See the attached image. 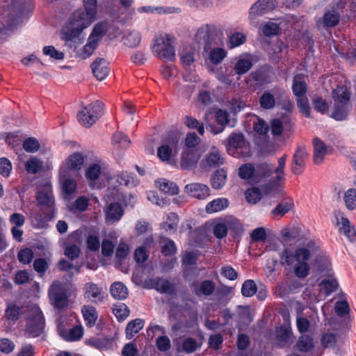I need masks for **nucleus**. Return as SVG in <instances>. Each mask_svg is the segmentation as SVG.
Returning a JSON list of instances; mask_svg holds the SVG:
<instances>
[{
	"mask_svg": "<svg viewBox=\"0 0 356 356\" xmlns=\"http://www.w3.org/2000/svg\"><path fill=\"white\" fill-rule=\"evenodd\" d=\"M184 192L198 200L206 199L210 195V189L206 184L196 182L186 185Z\"/></svg>",
	"mask_w": 356,
	"mask_h": 356,
	"instance_id": "20",
	"label": "nucleus"
},
{
	"mask_svg": "<svg viewBox=\"0 0 356 356\" xmlns=\"http://www.w3.org/2000/svg\"><path fill=\"white\" fill-rule=\"evenodd\" d=\"M103 104L101 102H94L79 111L77 118L81 125L90 127L103 113Z\"/></svg>",
	"mask_w": 356,
	"mask_h": 356,
	"instance_id": "4",
	"label": "nucleus"
},
{
	"mask_svg": "<svg viewBox=\"0 0 356 356\" xmlns=\"http://www.w3.org/2000/svg\"><path fill=\"white\" fill-rule=\"evenodd\" d=\"M87 26H82L81 23L70 19V26L63 28L60 32V39L65 42V45L69 49L76 51L82 44L84 38L81 36L82 31Z\"/></svg>",
	"mask_w": 356,
	"mask_h": 356,
	"instance_id": "3",
	"label": "nucleus"
},
{
	"mask_svg": "<svg viewBox=\"0 0 356 356\" xmlns=\"http://www.w3.org/2000/svg\"><path fill=\"white\" fill-rule=\"evenodd\" d=\"M216 30L213 26L204 25L201 26L195 35V40L208 50L215 43Z\"/></svg>",
	"mask_w": 356,
	"mask_h": 356,
	"instance_id": "14",
	"label": "nucleus"
},
{
	"mask_svg": "<svg viewBox=\"0 0 356 356\" xmlns=\"http://www.w3.org/2000/svg\"><path fill=\"white\" fill-rule=\"evenodd\" d=\"M123 215V209L118 203H111L106 210V221L115 222L118 221Z\"/></svg>",
	"mask_w": 356,
	"mask_h": 356,
	"instance_id": "26",
	"label": "nucleus"
},
{
	"mask_svg": "<svg viewBox=\"0 0 356 356\" xmlns=\"http://www.w3.org/2000/svg\"><path fill=\"white\" fill-rule=\"evenodd\" d=\"M337 224L341 225L340 232H343L350 241H354L356 232L354 227L350 225L348 219L343 216L340 218L337 216Z\"/></svg>",
	"mask_w": 356,
	"mask_h": 356,
	"instance_id": "27",
	"label": "nucleus"
},
{
	"mask_svg": "<svg viewBox=\"0 0 356 356\" xmlns=\"http://www.w3.org/2000/svg\"><path fill=\"white\" fill-rule=\"evenodd\" d=\"M60 181L63 193L66 195H72L76 190V182L72 178H70V175L65 177L60 175Z\"/></svg>",
	"mask_w": 356,
	"mask_h": 356,
	"instance_id": "31",
	"label": "nucleus"
},
{
	"mask_svg": "<svg viewBox=\"0 0 356 356\" xmlns=\"http://www.w3.org/2000/svg\"><path fill=\"white\" fill-rule=\"evenodd\" d=\"M113 313L119 321H124L129 314L128 307L124 303H118L113 306Z\"/></svg>",
	"mask_w": 356,
	"mask_h": 356,
	"instance_id": "40",
	"label": "nucleus"
},
{
	"mask_svg": "<svg viewBox=\"0 0 356 356\" xmlns=\"http://www.w3.org/2000/svg\"><path fill=\"white\" fill-rule=\"evenodd\" d=\"M91 67L94 76L97 79H104L109 73L108 63L102 58H97L92 64Z\"/></svg>",
	"mask_w": 356,
	"mask_h": 356,
	"instance_id": "22",
	"label": "nucleus"
},
{
	"mask_svg": "<svg viewBox=\"0 0 356 356\" xmlns=\"http://www.w3.org/2000/svg\"><path fill=\"white\" fill-rule=\"evenodd\" d=\"M223 163L224 158L220 150L216 147H211L201 160L200 168L202 171H208Z\"/></svg>",
	"mask_w": 356,
	"mask_h": 356,
	"instance_id": "13",
	"label": "nucleus"
},
{
	"mask_svg": "<svg viewBox=\"0 0 356 356\" xmlns=\"http://www.w3.org/2000/svg\"><path fill=\"white\" fill-rule=\"evenodd\" d=\"M320 289L328 296L338 288V282L335 280H324L320 283Z\"/></svg>",
	"mask_w": 356,
	"mask_h": 356,
	"instance_id": "45",
	"label": "nucleus"
},
{
	"mask_svg": "<svg viewBox=\"0 0 356 356\" xmlns=\"http://www.w3.org/2000/svg\"><path fill=\"white\" fill-rule=\"evenodd\" d=\"M184 124L190 129H195L200 135H204V124L200 122L195 118L191 116H186L184 118Z\"/></svg>",
	"mask_w": 356,
	"mask_h": 356,
	"instance_id": "47",
	"label": "nucleus"
},
{
	"mask_svg": "<svg viewBox=\"0 0 356 356\" xmlns=\"http://www.w3.org/2000/svg\"><path fill=\"white\" fill-rule=\"evenodd\" d=\"M140 34L136 31L129 32L123 37L124 44L129 47H137L140 44Z\"/></svg>",
	"mask_w": 356,
	"mask_h": 356,
	"instance_id": "38",
	"label": "nucleus"
},
{
	"mask_svg": "<svg viewBox=\"0 0 356 356\" xmlns=\"http://www.w3.org/2000/svg\"><path fill=\"white\" fill-rule=\"evenodd\" d=\"M245 195L246 200L252 204H256L261 198V193L258 188L248 189Z\"/></svg>",
	"mask_w": 356,
	"mask_h": 356,
	"instance_id": "55",
	"label": "nucleus"
},
{
	"mask_svg": "<svg viewBox=\"0 0 356 356\" xmlns=\"http://www.w3.org/2000/svg\"><path fill=\"white\" fill-rule=\"evenodd\" d=\"M213 232L214 236L218 238H222L227 236V225L225 222H218L213 226Z\"/></svg>",
	"mask_w": 356,
	"mask_h": 356,
	"instance_id": "63",
	"label": "nucleus"
},
{
	"mask_svg": "<svg viewBox=\"0 0 356 356\" xmlns=\"http://www.w3.org/2000/svg\"><path fill=\"white\" fill-rule=\"evenodd\" d=\"M36 200L38 204L44 207L46 216L53 217L55 211L54 199L50 185H46L38 191Z\"/></svg>",
	"mask_w": 356,
	"mask_h": 356,
	"instance_id": "12",
	"label": "nucleus"
},
{
	"mask_svg": "<svg viewBox=\"0 0 356 356\" xmlns=\"http://www.w3.org/2000/svg\"><path fill=\"white\" fill-rule=\"evenodd\" d=\"M257 285L252 280H248L244 282L241 287V293L243 296L251 297L257 292Z\"/></svg>",
	"mask_w": 356,
	"mask_h": 356,
	"instance_id": "48",
	"label": "nucleus"
},
{
	"mask_svg": "<svg viewBox=\"0 0 356 356\" xmlns=\"http://www.w3.org/2000/svg\"><path fill=\"white\" fill-rule=\"evenodd\" d=\"M49 298L54 308L60 309L67 307L68 298L63 284L58 280L54 281L49 289Z\"/></svg>",
	"mask_w": 356,
	"mask_h": 356,
	"instance_id": "8",
	"label": "nucleus"
},
{
	"mask_svg": "<svg viewBox=\"0 0 356 356\" xmlns=\"http://www.w3.org/2000/svg\"><path fill=\"white\" fill-rule=\"evenodd\" d=\"M310 267L307 262H297L294 266V273L298 278L306 277L309 273Z\"/></svg>",
	"mask_w": 356,
	"mask_h": 356,
	"instance_id": "50",
	"label": "nucleus"
},
{
	"mask_svg": "<svg viewBox=\"0 0 356 356\" xmlns=\"http://www.w3.org/2000/svg\"><path fill=\"white\" fill-rule=\"evenodd\" d=\"M200 158L197 151L185 149L180 154L179 167L182 170H191L197 166Z\"/></svg>",
	"mask_w": 356,
	"mask_h": 356,
	"instance_id": "16",
	"label": "nucleus"
},
{
	"mask_svg": "<svg viewBox=\"0 0 356 356\" xmlns=\"http://www.w3.org/2000/svg\"><path fill=\"white\" fill-rule=\"evenodd\" d=\"M252 58L250 56H240L235 63L234 70L237 74L242 75L248 72L252 67Z\"/></svg>",
	"mask_w": 356,
	"mask_h": 356,
	"instance_id": "29",
	"label": "nucleus"
},
{
	"mask_svg": "<svg viewBox=\"0 0 356 356\" xmlns=\"http://www.w3.org/2000/svg\"><path fill=\"white\" fill-rule=\"evenodd\" d=\"M152 49V51L161 59L172 60L175 58V54L172 38L168 34L156 36Z\"/></svg>",
	"mask_w": 356,
	"mask_h": 356,
	"instance_id": "5",
	"label": "nucleus"
},
{
	"mask_svg": "<svg viewBox=\"0 0 356 356\" xmlns=\"http://www.w3.org/2000/svg\"><path fill=\"white\" fill-rule=\"evenodd\" d=\"M292 90L296 97H302L305 95L307 86L304 74H297L293 77Z\"/></svg>",
	"mask_w": 356,
	"mask_h": 356,
	"instance_id": "25",
	"label": "nucleus"
},
{
	"mask_svg": "<svg viewBox=\"0 0 356 356\" xmlns=\"http://www.w3.org/2000/svg\"><path fill=\"white\" fill-rule=\"evenodd\" d=\"M81 312L86 325L89 327L94 326L98 316L96 309L93 306L84 305Z\"/></svg>",
	"mask_w": 356,
	"mask_h": 356,
	"instance_id": "28",
	"label": "nucleus"
},
{
	"mask_svg": "<svg viewBox=\"0 0 356 356\" xmlns=\"http://www.w3.org/2000/svg\"><path fill=\"white\" fill-rule=\"evenodd\" d=\"M179 54L183 65L188 66L193 63V51L191 49L183 48Z\"/></svg>",
	"mask_w": 356,
	"mask_h": 356,
	"instance_id": "60",
	"label": "nucleus"
},
{
	"mask_svg": "<svg viewBox=\"0 0 356 356\" xmlns=\"http://www.w3.org/2000/svg\"><path fill=\"white\" fill-rule=\"evenodd\" d=\"M158 157L163 162H168L172 156V149L168 145H162L157 149Z\"/></svg>",
	"mask_w": 356,
	"mask_h": 356,
	"instance_id": "57",
	"label": "nucleus"
},
{
	"mask_svg": "<svg viewBox=\"0 0 356 356\" xmlns=\"http://www.w3.org/2000/svg\"><path fill=\"white\" fill-rule=\"evenodd\" d=\"M44 327V318L40 309L34 306L30 311L27 321L26 332L33 337L39 336Z\"/></svg>",
	"mask_w": 356,
	"mask_h": 356,
	"instance_id": "10",
	"label": "nucleus"
},
{
	"mask_svg": "<svg viewBox=\"0 0 356 356\" xmlns=\"http://www.w3.org/2000/svg\"><path fill=\"white\" fill-rule=\"evenodd\" d=\"M307 159L308 152L307 149L304 147H298L293 156L291 163L292 172L297 175L302 174Z\"/></svg>",
	"mask_w": 356,
	"mask_h": 356,
	"instance_id": "17",
	"label": "nucleus"
},
{
	"mask_svg": "<svg viewBox=\"0 0 356 356\" xmlns=\"http://www.w3.org/2000/svg\"><path fill=\"white\" fill-rule=\"evenodd\" d=\"M198 348L199 345L196 339L192 337H187L183 340L181 348H178L177 350L189 354L194 353Z\"/></svg>",
	"mask_w": 356,
	"mask_h": 356,
	"instance_id": "35",
	"label": "nucleus"
},
{
	"mask_svg": "<svg viewBox=\"0 0 356 356\" xmlns=\"http://www.w3.org/2000/svg\"><path fill=\"white\" fill-rule=\"evenodd\" d=\"M294 257L296 262H307L311 257V252L307 248H300L296 250Z\"/></svg>",
	"mask_w": 356,
	"mask_h": 356,
	"instance_id": "61",
	"label": "nucleus"
},
{
	"mask_svg": "<svg viewBox=\"0 0 356 356\" xmlns=\"http://www.w3.org/2000/svg\"><path fill=\"white\" fill-rule=\"evenodd\" d=\"M246 41V36L240 32H236L229 37V47L234 48L240 46Z\"/></svg>",
	"mask_w": 356,
	"mask_h": 356,
	"instance_id": "59",
	"label": "nucleus"
},
{
	"mask_svg": "<svg viewBox=\"0 0 356 356\" xmlns=\"http://www.w3.org/2000/svg\"><path fill=\"white\" fill-rule=\"evenodd\" d=\"M344 201L348 209H354L356 207V190L348 189L344 195Z\"/></svg>",
	"mask_w": 356,
	"mask_h": 356,
	"instance_id": "52",
	"label": "nucleus"
},
{
	"mask_svg": "<svg viewBox=\"0 0 356 356\" xmlns=\"http://www.w3.org/2000/svg\"><path fill=\"white\" fill-rule=\"evenodd\" d=\"M226 51L222 48H213L209 54V58L213 64L219 63L226 56Z\"/></svg>",
	"mask_w": 356,
	"mask_h": 356,
	"instance_id": "54",
	"label": "nucleus"
},
{
	"mask_svg": "<svg viewBox=\"0 0 356 356\" xmlns=\"http://www.w3.org/2000/svg\"><path fill=\"white\" fill-rule=\"evenodd\" d=\"M238 176L241 179H248L252 178L255 182V167L252 163H245L238 168Z\"/></svg>",
	"mask_w": 356,
	"mask_h": 356,
	"instance_id": "36",
	"label": "nucleus"
},
{
	"mask_svg": "<svg viewBox=\"0 0 356 356\" xmlns=\"http://www.w3.org/2000/svg\"><path fill=\"white\" fill-rule=\"evenodd\" d=\"M227 149L229 147L239 148L244 144V137L242 134L232 133L227 138Z\"/></svg>",
	"mask_w": 356,
	"mask_h": 356,
	"instance_id": "43",
	"label": "nucleus"
},
{
	"mask_svg": "<svg viewBox=\"0 0 356 356\" xmlns=\"http://www.w3.org/2000/svg\"><path fill=\"white\" fill-rule=\"evenodd\" d=\"M145 284L147 288L155 289L157 291L168 294H175V287L168 280L163 278H151L145 280Z\"/></svg>",
	"mask_w": 356,
	"mask_h": 356,
	"instance_id": "19",
	"label": "nucleus"
},
{
	"mask_svg": "<svg viewBox=\"0 0 356 356\" xmlns=\"http://www.w3.org/2000/svg\"><path fill=\"white\" fill-rule=\"evenodd\" d=\"M84 163V157L79 152H75L70 155L66 162L60 167L59 175L65 177L72 175V172L79 171Z\"/></svg>",
	"mask_w": 356,
	"mask_h": 356,
	"instance_id": "15",
	"label": "nucleus"
},
{
	"mask_svg": "<svg viewBox=\"0 0 356 356\" xmlns=\"http://www.w3.org/2000/svg\"><path fill=\"white\" fill-rule=\"evenodd\" d=\"M313 161L315 164L320 165L323 162L325 156L328 153V147L318 138L313 139Z\"/></svg>",
	"mask_w": 356,
	"mask_h": 356,
	"instance_id": "21",
	"label": "nucleus"
},
{
	"mask_svg": "<svg viewBox=\"0 0 356 356\" xmlns=\"http://www.w3.org/2000/svg\"><path fill=\"white\" fill-rule=\"evenodd\" d=\"M111 296L115 299H124L128 296L127 288L122 282H114L110 289Z\"/></svg>",
	"mask_w": 356,
	"mask_h": 356,
	"instance_id": "32",
	"label": "nucleus"
},
{
	"mask_svg": "<svg viewBox=\"0 0 356 356\" xmlns=\"http://www.w3.org/2000/svg\"><path fill=\"white\" fill-rule=\"evenodd\" d=\"M297 346L300 351L308 352L314 348L313 339L309 335H302L298 341Z\"/></svg>",
	"mask_w": 356,
	"mask_h": 356,
	"instance_id": "41",
	"label": "nucleus"
},
{
	"mask_svg": "<svg viewBox=\"0 0 356 356\" xmlns=\"http://www.w3.org/2000/svg\"><path fill=\"white\" fill-rule=\"evenodd\" d=\"M280 264L282 265L291 266L293 264L295 259L292 252L287 248H285L280 254Z\"/></svg>",
	"mask_w": 356,
	"mask_h": 356,
	"instance_id": "62",
	"label": "nucleus"
},
{
	"mask_svg": "<svg viewBox=\"0 0 356 356\" xmlns=\"http://www.w3.org/2000/svg\"><path fill=\"white\" fill-rule=\"evenodd\" d=\"M332 97L334 100L335 106L332 117L337 120L346 119L347 116L346 107L350 99L349 93L343 88H338L333 90Z\"/></svg>",
	"mask_w": 356,
	"mask_h": 356,
	"instance_id": "7",
	"label": "nucleus"
},
{
	"mask_svg": "<svg viewBox=\"0 0 356 356\" xmlns=\"http://www.w3.org/2000/svg\"><path fill=\"white\" fill-rule=\"evenodd\" d=\"M339 14L334 11H327L324 14L323 23L324 26L332 27L336 26L339 22Z\"/></svg>",
	"mask_w": 356,
	"mask_h": 356,
	"instance_id": "39",
	"label": "nucleus"
},
{
	"mask_svg": "<svg viewBox=\"0 0 356 356\" xmlns=\"http://www.w3.org/2000/svg\"><path fill=\"white\" fill-rule=\"evenodd\" d=\"M286 156L283 155L278 159V165L273 168L267 163H262L257 165L255 167V182L260 183L263 179L270 177L274 173L275 176L270 179V183L273 186L279 184L284 181Z\"/></svg>",
	"mask_w": 356,
	"mask_h": 356,
	"instance_id": "1",
	"label": "nucleus"
},
{
	"mask_svg": "<svg viewBox=\"0 0 356 356\" xmlns=\"http://www.w3.org/2000/svg\"><path fill=\"white\" fill-rule=\"evenodd\" d=\"M112 143L113 145H118V147L127 148L130 143V140L122 133L117 132L113 136Z\"/></svg>",
	"mask_w": 356,
	"mask_h": 356,
	"instance_id": "51",
	"label": "nucleus"
},
{
	"mask_svg": "<svg viewBox=\"0 0 356 356\" xmlns=\"http://www.w3.org/2000/svg\"><path fill=\"white\" fill-rule=\"evenodd\" d=\"M42 162L36 157L28 160L25 168L29 173L36 174L42 168Z\"/></svg>",
	"mask_w": 356,
	"mask_h": 356,
	"instance_id": "46",
	"label": "nucleus"
},
{
	"mask_svg": "<svg viewBox=\"0 0 356 356\" xmlns=\"http://www.w3.org/2000/svg\"><path fill=\"white\" fill-rule=\"evenodd\" d=\"M209 116L210 113H206L204 117V120L205 122L206 127H209L211 131L214 134L222 132L226 125H229L231 127L234 126V122H231L229 114L226 110L218 109L215 113V120L217 124L219 125L218 127H216L215 126L210 124L209 121Z\"/></svg>",
	"mask_w": 356,
	"mask_h": 356,
	"instance_id": "11",
	"label": "nucleus"
},
{
	"mask_svg": "<svg viewBox=\"0 0 356 356\" xmlns=\"http://www.w3.org/2000/svg\"><path fill=\"white\" fill-rule=\"evenodd\" d=\"M276 6L275 0H258L251 6L249 17L251 19H254L257 16L273 10Z\"/></svg>",
	"mask_w": 356,
	"mask_h": 356,
	"instance_id": "18",
	"label": "nucleus"
},
{
	"mask_svg": "<svg viewBox=\"0 0 356 356\" xmlns=\"http://www.w3.org/2000/svg\"><path fill=\"white\" fill-rule=\"evenodd\" d=\"M106 31V29L104 24L99 23L96 24L88 38L87 43L82 47L77 48L76 51H74L75 52L74 56L81 60L89 58L97 47Z\"/></svg>",
	"mask_w": 356,
	"mask_h": 356,
	"instance_id": "2",
	"label": "nucleus"
},
{
	"mask_svg": "<svg viewBox=\"0 0 356 356\" xmlns=\"http://www.w3.org/2000/svg\"><path fill=\"white\" fill-rule=\"evenodd\" d=\"M276 99L284 101L285 106L283 107L286 110L290 109L292 106L291 102L286 97V92L283 89H277L273 94L268 91L264 92L259 98V104L262 108L269 110L275 107Z\"/></svg>",
	"mask_w": 356,
	"mask_h": 356,
	"instance_id": "9",
	"label": "nucleus"
},
{
	"mask_svg": "<svg viewBox=\"0 0 356 356\" xmlns=\"http://www.w3.org/2000/svg\"><path fill=\"white\" fill-rule=\"evenodd\" d=\"M89 205V200L86 197L81 196L76 200L72 205L69 206V210L73 213L76 211H85Z\"/></svg>",
	"mask_w": 356,
	"mask_h": 356,
	"instance_id": "42",
	"label": "nucleus"
},
{
	"mask_svg": "<svg viewBox=\"0 0 356 356\" xmlns=\"http://www.w3.org/2000/svg\"><path fill=\"white\" fill-rule=\"evenodd\" d=\"M83 334V329L81 325H76L70 330L68 334L65 337L68 341L79 340Z\"/></svg>",
	"mask_w": 356,
	"mask_h": 356,
	"instance_id": "56",
	"label": "nucleus"
},
{
	"mask_svg": "<svg viewBox=\"0 0 356 356\" xmlns=\"http://www.w3.org/2000/svg\"><path fill=\"white\" fill-rule=\"evenodd\" d=\"M227 173L224 169L218 170L212 176L211 185L214 188L218 189L222 188L226 181Z\"/></svg>",
	"mask_w": 356,
	"mask_h": 356,
	"instance_id": "37",
	"label": "nucleus"
},
{
	"mask_svg": "<svg viewBox=\"0 0 356 356\" xmlns=\"http://www.w3.org/2000/svg\"><path fill=\"white\" fill-rule=\"evenodd\" d=\"M144 325V321L142 319L136 318L130 321L126 327V335L127 339H131L134 334H137Z\"/></svg>",
	"mask_w": 356,
	"mask_h": 356,
	"instance_id": "34",
	"label": "nucleus"
},
{
	"mask_svg": "<svg viewBox=\"0 0 356 356\" xmlns=\"http://www.w3.org/2000/svg\"><path fill=\"white\" fill-rule=\"evenodd\" d=\"M294 203L292 200L281 201L270 212L273 218H282L293 210Z\"/></svg>",
	"mask_w": 356,
	"mask_h": 356,
	"instance_id": "24",
	"label": "nucleus"
},
{
	"mask_svg": "<svg viewBox=\"0 0 356 356\" xmlns=\"http://www.w3.org/2000/svg\"><path fill=\"white\" fill-rule=\"evenodd\" d=\"M215 290V284L212 281L204 280L201 282L199 289L196 291L195 293L200 296L201 295L210 296Z\"/></svg>",
	"mask_w": 356,
	"mask_h": 356,
	"instance_id": "44",
	"label": "nucleus"
},
{
	"mask_svg": "<svg viewBox=\"0 0 356 356\" xmlns=\"http://www.w3.org/2000/svg\"><path fill=\"white\" fill-rule=\"evenodd\" d=\"M83 290L85 296L94 299L95 302H102L104 299L102 289L93 282L86 283Z\"/></svg>",
	"mask_w": 356,
	"mask_h": 356,
	"instance_id": "23",
	"label": "nucleus"
},
{
	"mask_svg": "<svg viewBox=\"0 0 356 356\" xmlns=\"http://www.w3.org/2000/svg\"><path fill=\"white\" fill-rule=\"evenodd\" d=\"M84 9L76 10L72 15L74 22L81 23L82 26H88L95 19L97 13V0H83Z\"/></svg>",
	"mask_w": 356,
	"mask_h": 356,
	"instance_id": "6",
	"label": "nucleus"
},
{
	"mask_svg": "<svg viewBox=\"0 0 356 356\" xmlns=\"http://www.w3.org/2000/svg\"><path fill=\"white\" fill-rule=\"evenodd\" d=\"M17 258L23 264H29L33 258V252L30 248L22 249L18 252Z\"/></svg>",
	"mask_w": 356,
	"mask_h": 356,
	"instance_id": "58",
	"label": "nucleus"
},
{
	"mask_svg": "<svg viewBox=\"0 0 356 356\" xmlns=\"http://www.w3.org/2000/svg\"><path fill=\"white\" fill-rule=\"evenodd\" d=\"M156 184L159 189L165 193L173 195L179 193L177 185L169 180L163 179L156 181Z\"/></svg>",
	"mask_w": 356,
	"mask_h": 356,
	"instance_id": "33",
	"label": "nucleus"
},
{
	"mask_svg": "<svg viewBox=\"0 0 356 356\" xmlns=\"http://www.w3.org/2000/svg\"><path fill=\"white\" fill-rule=\"evenodd\" d=\"M43 54L56 60H62L64 58V54L62 51L56 50L54 46L44 47L43 48Z\"/></svg>",
	"mask_w": 356,
	"mask_h": 356,
	"instance_id": "64",
	"label": "nucleus"
},
{
	"mask_svg": "<svg viewBox=\"0 0 356 356\" xmlns=\"http://www.w3.org/2000/svg\"><path fill=\"white\" fill-rule=\"evenodd\" d=\"M229 205V202L226 198H218L209 202L205 208L207 213H213L220 211Z\"/></svg>",
	"mask_w": 356,
	"mask_h": 356,
	"instance_id": "30",
	"label": "nucleus"
},
{
	"mask_svg": "<svg viewBox=\"0 0 356 356\" xmlns=\"http://www.w3.org/2000/svg\"><path fill=\"white\" fill-rule=\"evenodd\" d=\"M101 172V166L99 164L93 163L88 168L86 172V177L89 180L95 181L99 178Z\"/></svg>",
	"mask_w": 356,
	"mask_h": 356,
	"instance_id": "53",
	"label": "nucleus"
},
{
	"mask_svg": "<svg viewBox=\"0 0 356 356\" xmlns=\"http://www.w3.org/2000/svg\"><path fill=\"white\" fill-rule=\"evenodd\" d=\"M22 146L26 152L30 153L38 152L40 147L39 141L35 138L33 137L26 138L24 141Z\"/></svg>",
	"mask_w": 356,
	"mask_h": 356,
	"instance_id": "49",
	"label": "nucleus"
}]
</instances>
